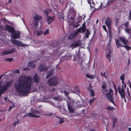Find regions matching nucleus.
<instances>
[{"label":"nucleus","mask_w":131,"mask_h":131,"mask_svg":"<svg viewBox=\"0 0 131 131\" xmlns=\"http://www.w3.org/2000/svg\"><path fill=\"white\" fill-rule=\"evenodd\" d=\"M44 13L46 14V17H47L48 16V11L47 10H45L44 11Z\"/></svg>","instance_id":"nucleus-46"},{"label":"nucleus","mask_w":131,"mask_h":131,"mask_svg":"<svg viewBox=\"0 0 131 131\" xmlns=\"http://www.w3.org/2000/svg\"><path fill=\"white\" fill-rule=\"evenodd\" d=\"M124 76L125 74H122L120 77V79L122 81H124Z\"/></svg>","instance_id":"nucleus-36"},{"label":"nucleus","mask_w":131,"mask_h":131,"mask_svg":"<svg viewBox=\"0 0 131 131\" xmlns=\"http://www.w3.org/2000/svg\"><path fill=\"white\" fill-rule=\"evenodd\" d=\"M11 36L14 39H19L20 37V33L19 31L15 30L13 33L11 34Z\"/></svg>","instance_id":"nucleus-10"},{"label":"nucleus","mask_w":131,"mask_h":131,"mask_svg":"<svg viewBox=\"0 0 131 131\" xmlns=\"http://www.w3.org/2000/svg\"><path fill=\"white\" fill-rule=\"evenodd\" d=\"M111 52L110 51H109L107 53L106 57L109 60V62H110L111 61Z\"/></svg>","instance_id":"nucleus-19"},{"label":"nucleus","mask_w":131,"mask_h":131,"mask_svg":"<svg viewBox=\"0 0 131 131\" xmlns=\"http://www.w3.org/2000/svg\"><path fill=\"white\" fill-rule=\"evenodd\" d=\"M32 81L30 77L24 75L20 76L17 82L14 85L15 90L17 93L23 95L27 94L30 91Z\"/></svg>","instance_id":"nucleus-1"},{"label":"nucleus","mask_w":131,"mask_h":131,"mask_svg":"<svg viewBox=\"0 0 131 131\" xmlns=\"http://www.w3.org/2000/svg\"><path fill=\"white\" fill-rule=\"evenodd\" d=\"M95 98H93L90 101L89 103L90 104H91V103L92 102L94 101V100H95Z\"/></svg>","instance_id":"nucleus-53"},{"label":"nucleus","mask_w":131,"mask_h":131,"mask_svg":"<svg viewBox=\"0 0 131 131\" xmlns=\"http://www.w3.org/2000/svg\"><path fill=\"white\" fill-rule=\"evenodd\" d=\"M128 65L130 63V60L129 58H128Z\"/></svg>","instance_id":"nucleus-59"},{"label":"nucleus","mask_w":131,"mask_h":131,"mask_svg":"<svg viewBox=\"0 0 131 131\" xmlns=\"http://www.w3.org/2000/svg\"><path fill=\"white\" fill-rule=\"evenodd\" d=\"M32 23L34 26H37L38 25V21L35 19H34V20L32 22Z\"/></svg>","instance_id":"nucleus-32"},{"label":"nucleus","mask_w":131,"mask_h":131,"mask_svg":"<svg viewBox=\"0 0 131 131\" xmlns=\"http://www.w3.org/2000/svg\"><path fill=\"white\" fill-rule=\"evenodd\" d=\"M40 117V116H37L35 115H34L33 117H35L36 118H38Z\"/></svg>","instance_id":"nucleus-57"},{"label":"nucleus","mask_w":131,"mask_h":131,"mask_svg":"<svg viewBox=\"0 0 131 131\" xmlns=\"http://www.w3.org/2000/svg\"><path fill=\"white\" fill-rule=\"evenodd\" d=\"M118 89L119 93V92H120L121 94L125 93L124 88H122V89H121L119 87H118Z\"/></svg>","instance_id":"nucleus-24"},{"label":"nucleus","mask_w":131,"mask_h":131,"mask_svg":"<svg viewBox=\"0 0 131 131\" xmlns=\"http://www.w3.org/2000/svg\"><path fill=\"white\" fill-rule=\"evenodd\" d=\"M49 33V29H48L43 33V34L44 35H46Z\"/></svg>","instance_id":"nucleus-43"},{"label":"nucleus","mask_w":131,"mask_h":131,"mask_svg":"<svg viewBox=\"0 0 131 131\" xmlns=\"http://www.w3.org/2000/svg\"><path fill=\"white\" fill-rule=\"evenodd\" d=\"M67 105L68 110L69 112L71 113H73L74 112V110L72 108V106L68 103H67Z\"/></svg>","instance_id":"nucleus-17"},{"label":"nucleus","mask_w":131,"mask_h":131,"mask_svg":"<svg viewBox=\"0 0 131 131\" xmlns=\"http://www.w3.org/2000/svg\"><path fill=\"white\" fill-rule=\"evenodd\" d=\"M5 29L7 30L8 32L11 33V34L13 33L15 30L13 27L10 26L8 25H6Z\"/></svg>","instance_id":"nucleus-12"},{"label":"nucleus","mask_w":131,"mask_h":131,"mask_svg":"<svg viewBox=\"0 0 131 131\" xmlns=\"http://www.w3.org/2000/svg\"><path fill=\"white\" fill-rule=\"evenodd\" d=\"M52 114H53L52 113H49L48 114H47V115L50 116H52Z\"/></svg>","instance_id":"nucleus-58"},{"label":"nucleus","mask_w":131,"mask_h":131,"mask_svg":"<svg viewBox=\"0 0 131 131\" xmlns=\"http://www.w3.org/2000/svg\"><path fill=\"white\" fill-rule=\"evenodd\" d=\"M86 77L90 79L94 78H95V76L94 75H90L87 74H86Z\"/></svg>","instance_id":"nucleus-23"},{"label":"nucleus","mask_w":131,"mask_h":131,"mask_svg":"<svg viewBox=\"0 0 131 131\" xmlns=\"http://www.w3.org/2000/svg\"><path fill=\"white\" fill-rule=\"evenodd\" d=\"M105 74H106L105 72H104L103 74H102V72H101V75L103 77L106 78V76H105Z\"/></svg>","instance_id":"nucleus-45"},{"label":"nucleus","mask_w":131,"mask_h":131,"mask_svg":"<svg viewBox=\"0 0 131 131\" xmlns=\"http://www.w3.org/2000/svg\"><path fill=\"white\" fill-rule=\"evenodd\" d=\"M64 94L66 96H68L69 94V93L68 92L65 91H64Z\"/></svg>","instance_id":"nucleus-44"},{"label":"nucleus","mask_w":131,"mask_h":131,"mask_svg":"<svg viewBox=\"0 0 131 131\" xmlns=\"http://www.w3.org/2000/svg\"><path fill=\"white\" fill-rule=\"evenodd\" d=\"M59 83L58 79L56 77H53L50 78L48 80L47 83L49 86H55Z\"/></svg>","instance_id":"nucleus-2"},{"label":"nucleus","mask_w":131,"mask_h":131,"mask_svg":"<svg viewBox=\"0 0 131 131\" xmlns=\"http://www.w3.org/2000/svg\"><path fill=\"white\" fill-rule=\"evenodd\" d=\"M81 32V29L80 28L78 29L77 30L75 31L74 32L71 33L69 34L68 37V39H71L75 38L76 36L79 33Z\"/></svg>","instance_id":"nucleus-4"},{"label":"nucleus","mask_w":131,"mask_h":131,"mask_svg":"<svg viewBox=\"0 0 131 131\" xmlns=\"http://www.w3.org/2000/svg\"><path fill=\"white\" fill-rule=\"evenodd\" d=\"M123 47L125 48L127 51L131 49V47H129L127 45H124L123 46Z\"/></svg>","instance_id":"nucleus-30"},{"label":"nucleus","mask_w":131,"mask_h":131,"mask_svg":"<svg viewBox=\"0 0 131 131\" xmlns=\"http://www.w3.org/2000/svg\"><path fill=\"white\" fill-rule=\"evenodd\" d=\"M121 26H119L118 28V31L119 32V31H120V30L121 29Z\"/></svg>","instance_id":"nucleus-63"},{"label":"nucleus","mask_w":131,"mask_h":131,"mask_svg":"<svg viewBox=\"0 0 131 131\" xmlns=\"http://www.w3.org/2000/svg\"><path fill=\"white\" fill-rule=\"evenodd\" d=\"M106 96V97L108 100L112 103L114 105H115V103L114 102V99L113 98V95L112 93H107L105 94Z\"/></svg>","instance_id":"nucleus-7"},{"label":"nucleus","mask_w":131,"mask_h":131,"mask_svg":"<svg viewBox=\"0 0 131 131\" xmlns=\"http://www.w3.org/2000/svg\"><path fill=\"white\" fill-rule=\"evenodd\" d=\"M90 34L89 30L87 29L86 30V34H85V37L86 38H88L89 37V35Z\"/></svg>","instance_id":"nucleus-28"},{"label":"nucleus","mask_w":131,"mask_h":131,"mask_svg":"<svg viewBox=\"0 0 131 131\" xmlns=\"http://www.w3.org/2000/svg\"><path fill=\"white\" fill-rule=\"evenodd\" d=\"M33 79L34 82L36 83L38 82L40 79L39 77L38 76L36 73H35Z\"/></svg>","instance_id":"nucleus-14"},{"label":"nucleus","mask_w":131,"mask_h":131,"mask_svg":"<svg viewBox=\"0 0 131 131\" xmlns=\"http://www.w3.org/2000/svg\"><path fill=\"white\" fill-rule=\"evenodd\" d=\"M16 50L15 48H13L8 50H4L1 52L2 55H7L12 53L16 51Z\"/></svg>","instance_id":"nucleus-9"},{"label":"nucleus","mask_w":131,"mask_h":131,"mask_svg":"<svg viewBox=\"0 0 131 131\" xmlns=\"http://www.w3.org/2000/svg\"><path fill=\"white\" fill-rule=\"evenodd\" d=\"M102 27L103 29H104L105 31L107 32L106 28V26L105 25H104Z\"/></svg>","instance_id":"nucleus-51"},{"label":"nucleus","mask_w":131,"mask_h":131,"mask_svg":"<svg viewBox=\"0 0 131 131\" xmlns=\"http://www.w3.org/2000/svg\"><path fill=\"white\" fill-rule=\"evenodd\" d=\"M73 42L76 47L80 46L81 44V41L79 40H78L77 41H73Z\"/></svg>","instance_id":"nucleus-16"},{"label":"nucleus","mask_w":131,"mask_h":131,"mask_svg":"<svg viewBox=\"0 0 131 131\" xmlns=\"http://www.w3.org/2000/svg\"><path fill=\"white\" fill-rule=\"evenodd\" d=\"M14 60V59L13 58H5V60L6 61H8L10 62Z\"/></svg>","instance_id":"nucleus-31"},{"label":"nucleus","mask_w":131,"mask_h":131,"mask_svg":"<svg viewBox=\"0 0 131 131\" xmlns=\"http://www.w3.org/2000/svg\"><path fill=\"white\" fill-rule=\"evenodd\" d=\"M13 83L12 80H11L7 82L6 83V84L4 86H2L0 90V91L3 93L4 92H5L8 89L11 85Z\"/></svg>","instance_id":"nucleus-3"},{"label":"nucleus","mask_w":131,"mask_h":131,"mask_svg":"<svg viewBox=\"0 0 131 131\" xmlns=\"http://www.w3.org/2000/svg\"><path fill=\"white\" fill-rule=\"evenodd\" d=\"M106 84L104 82H103L102 85V88L103 89L105 90V92H108V91L106 89Z\"/></svg>","instance_id":"nucleus-21"},{"label":"nucleus","mask_w":131,"mask_h":131,"mask_svg":"<svg viewBox=\"0 0 131 131\" xmlns=\"http://www.w3.org/2000/svg\"><path fill=\"white\" fill-rule=\"evenodd\" d=\"M31 112L32 113L35 114H37L38 113H39L40 112L39 111H38L36 110H34L32 109L31 110Z\"/></svg>","instance_id":"nucleus-29"},{"label":"nucleus","mask_w":131,"mask_h":131,"mask_svg":"<svg viewBox=\"0 0 131 131\" xmlns=\"http://www.w3.org/2000/svg\"><path fill=\"white\" fill-rule=\"evenodd\" d=\"M81 29V32H80L84 33L85 30V28L84 27H82L81 28H80Z\"/></svg>","instance_id":"nucleus-38"},{"label":"nucleus","mask_w":131,"mask_h":131,"mask_svg":"<svg viewBox=\"0 0 131 131\" xmlns=\"http://www.w3.org/2000/svg\"><path fill=\"white\" fill-rule=\"evenodd\" d=\"M53 73V70H51L49 71V73L47 75L46 78L48 79L50 77H51L52 74Z\"/></svg>","instance_id":"nucleus-26"},{"label":"nucleus","mask_w":131,"mask_h":131,"mask_svg":"<svg viewBox=\"0 0 131 131\" xmlns=\"http://www.w3.org/2000/svg\"><path fill=\"white\" fill-rule=\"evenodd\" d=\"M19 120H17V121L15 122L13 124V125L15 127L16 125H18V124L19 123Z\"/></svg>","instance_id":"nucleus-39"},{"label":"nucleus","mask_w":131,"mask_h":131,"mask_svg":"<svg viewBox=\"0 0 131 131\" xmlns=\"http://www.w3.org/2000/svg\"><path fill=\"white\" fill-rule=\"evenodd\" d=\"M112 20L111 18L107 17L105 20V24L108 29L111 30V24Z\"/></svg>","instance_id":"nucleus-8"},{"label":"nucleus","mask_w":131,"mask_h":131,"mask_svg":"<svg viewBox=\"0 0 131 131\" xmlns=\"http://www.w3.org/2000/svg\"><path fill=\"white\" fill-rule=\"evenodd\" d=\"M128 83H129V87H130V89L131 90V83H130V82H129V81H128Z\"/></svg>","instance_id":"nucleus-62"},{"label":"nucleus","mask_w":131,"mask_h":131,"mask_svg":"<svg viewBox=\"0 0 131 131\" xmlns=\"http://www.w3.org/2000/svg\"><path fill=\"white\" fill-rule=\"evenodd\" d=\"M64 122V121H63L61 119L60 121H59V123L60 124H61L62 123H63Z\"/></svg>","instance_id":"nucleus-55"},{"label":"nucleus","mask_w":131,"mask_h":131,"mask_svg":"<svg viewBox=\"0 0 131 131\" xmlns=\"http://www.w3.org/2000/svg\"><path fill=\"white\" fill-rule=\"evenodd\" d=\"M127 93L129 98L130 99V97L129 91H127Z\"/></svg>","instance_id":"nucleus-56"},{"label":"nucleus","mask_w":131,"mask_h":131,"mask_svg":"<svg viewBox=\"0 0 131 131\" xmlns=\"http://www.w3.org/2000/svg\"><path fill=\"white\" fill-rule=\"evenodd\" d=\"M35 61L34 62L33 61L29 62L28 63V66L29 67L32 68H35V65L34 64Z\"/></svg>","instance_id":"nucleus-20"},{"label":"nucleus","mask_w":131,"mask_h":131,"mask_svg":"<svg viewBox=\"0 0 131 131\" xmlns=\"http://www.w3.org/2000/svg\"><path fill=\"white\" fill-rule=\"evenodd\" d=\"M42 18V17L39 15H36L34 17V19L37 21L41 19Z\"/></svg>","instance_id":"nucleus-18"},{"label":"nucleus","mask_w":131,"mask_h":131,"mask_svg":"<svg viewBox=\"0 0 131 131\" xmlns=\"http://www.w3.org/2000/svg\"><path fill=\"white\" fill-rule=\"evenodd\" d=\"M88 90L91 93V94L90 96L94 97V96L95 94L93 90L91 88L89 89V88H88Z\"/></svg>","instance_id":"nucleus-27"},{"label":"nucleus","mask_w":131,"mask_h":131,"mask_svg":"<svg viewBox=\"0 0 131 131\" xmlns=\"http://www.w3.org/2000/svg\"><path fill=\"white\" fill-rule=\"evenodd\" d=\"M48 68L46 67L45 63H41L38 67V70L40 72H44L47 71Z\"/></svg>","instance_id":"nucleus-6"},{"label":"nucleus","mask_w":131,"mask_h":131,"mask_svg":"<svg viewBox=\"0 0 131 131\" xmlns=\"http://www.w3.org/2000/svg\"><path fill=\"white\" fill-rule=\"evenodd\" d=\"M80 25H74V28H77Z\"/></svg>","instance_id":"nucleus-60"},{"label":"nucleus","mask_w":131,"mask_h":131,"mask_svg":"<svg viewBox=\"0 0 131 131\" xmlns=\"http://www.w3.org/2000/svg\"><path fill=\"white\" fill-rule=\"evenodd\" d=\"M28 117H33L34 114L32 113H28Z\"/></svg>","instance_id":"nucleus-40"},{"label":"nucleus","mask_w":131,"mask_h":131,"mask_svg":"<svg viewBox=\"0 0 131 131\" xmlns=\"http://www.w3.org/2000/svg\"><path fill=\"white\" fill-rule=\"evenodd\" d=\"M69 46L70 47L72 48H76L73 43L71 44Z\"/></svg>","instance_id":"nucleus-41"},{"label":"nucleus","mask_w":131,"mask_h":131,"mask_svg":"<svg viewBox=\"0 0 131 131\" xmlns=\"http://www.w3.org/2000/svg\"><path fill=\"white\" fill-rule=\"evenodd\" d=\"M119 40L125 45L127 44L128 40L126 39L124 37H121L119 38Z\"/></svg>","instance_id":"nucleus-15"},{"label":"nucleus","mask_w":131,"mask_h":131,"mask_svg":"<svg viewBox=\"0 0 131 131\" xmlns=\"http://www.w3.org/2000/svg\"><path fill=\"white\" fill-rule=\"evenodd\" d=\"M88 3L90 5V6L91 7V0H88Z\"/></svg>","instance_id":"nucleus-54"},{"label":"nucleus","mask_w":131,"mask_h":131,"mask_svg":"<svg viewBox=\"0 0 131 131\" xmlns=\"http://www.w3.org/2000/svg\"><path fill=\"white\" fill-rule=\"evenodd\" d=\"M53 99L55 100L59 101V98L58 97H54Z\"/></svg>","instance_id":"nucleus-49"},{"label":"nucleus","mask_w":131,"mask_h":131,"mask_svg":"<svg viewBox=\"0 0 131 131\" xmlns=\"http://www.w3.org/2000/svg\"><path fill=\"white\" fill-rule=\"evenodd\" d=\"M12 42L14 45L18 46H21L22 47H25L26 46L23 43L20 41H18L16 39L13 40Z\"/></svg>","instance_id":"nucleus-11"},{"label":"nucleus","mask_w":131,"mask_h":131,"mask_svg":"<svg viewBox=\"0 0 131 131\" xmlns=\"http://www.w3.org/2000/svg\"><path fill=\"white\" fill-rule=\"evenodd\" d=\"M129 20H131V9L130 10L129 13Z\"/></svg>","instance_id":"nucleus-50"},{"label":"nucleus","mask_w":131,"mask_h":131,"mask_svg":"<svg viewBox=\"0 0 131 131\" xmlns=\"http://www.w3.org/2000/svg\"><path fill=\"white\" fill-rule=\"evenodd\" d=\"M55 17L53 16L52 17L51 16H48L47 17V20L48 24H50L55 19Z\"/></svg>","instance_id":"nucleus-13"},{"label":"nucleus","mask_w":131,"mask_h":131,"mask_svg":"<svg viewBox=\"0 0 131 131\" xmlns=\"http://www.w3.org/2000/svg\"><path fill=\"white\" fill-rule=\"evenodd\" d=\"M108 93H110L111 94L112 93V94L113 95V91L111 88L109 90V92Z\"/></svg>","instance_id":"nucleus-52"},{"label":"nucleus","mask_w":131,"mask_h":131,"mask_svg":"<svg viewBox=\"0 0 131 131\" xmlns=\"http://www.w3.org/2000/svg\"><path fill=\"white\" fill-rule=\"evenodd\" d=\"M56 90V89L55 88H53L52 89V90H51V91H55Z\"/></svg>","instance_id":"nucleus-64"},{"label":"nucleus","mask_w":131,"mask_h":131,"mask_svg":"<svg viewBox=\"0 0 131 131\" xmlns=\"http://www.w3.org/2000/svg\"><path fill=\"white\" fill-rule=\"evenodd\" d=\"M117 122V119H116V117H115L114 118V121L113 122V123H116Z\"/></svg>","instance_id":"nucleus-47"},{"label":"nucleus","mask_w":131,"mask_h":131,"mask_svg":"<svg viewBox=\"0 0 131 131\" xmlns=\"http://www.w3.org/2000/svg\"><path fill=\"white\" fill-rule=\"evenodd\" d=\"M115 42L117 46H119L120 47H123V46L119 42V40L117 39L115 40Z\"/></svg>","instance_id":"nucleus-22"},{"label":"nucleus","mask_w":131,"mask_h":131,"mask_svg":"<svg viewBox=\"0 0 131 131\" xmlns=\"http://www.w3.org/2000/svg\"><path fill=\"white\" fill-rule=\"evenodd\" d=\"M3 27L2 26H0V31L1 30H3Z\"/></svg>","instance_id":"nucleus-61"},{"label":"nucleus","mask_w":131,"mask_h":131,"mask_svg":"<svg viewBox=\"0 0 131 131\" xmlns=\"http://www.w3.org/2000/svg\"><path fill=\"white\" fill-rule=\"evenodd\" d=\"M125 26L127 28H128L129 27V23L128 22H126L124 24Z\"/></svg>","instance_id":"nucleus-35"},{"label":"nucleus","mask_w":131,"mask_h":131,"mask_svg":"<svg viewBox=\"0 0 131 131\" xmlns=\"http://www.w3.org/2000/svg\"><path fill=\"white\" fill-rule=\"evenodd\" d=\"M105 109H108V110L111 111L114 110H115V108L111 106H108L107 107L105 108Z\"/></svg>","instance_id":"nucleus-25"},{"label":"nucleus","mask_w":131,"mask_h":131,"mask_svg":"<svg viewBox=\"0 0 131 131\" xmlns=\"http://www.w3.org/2000/svg\"><path fill=\"white\" fill-rule=\"evenodd\" d=\"M119 22V20L118 18H117L116 20V24L115 25L116 26H118V24Z\"/></svg>","instance_id":"nucleus-42"},{"label":"nucleus","mask_w":131,"mask_h":131,"mask_svg":"<svg viewBox=\"0 0 131 131\" xmlns=\"http://www.w3.org/2000/svg\"><path fill=\"white\" fill-rule=\"evenodd\" d=\"M127 28H126L125 29V31L128 34H129L130 32L131 29H128Z\"/></svg>","instance_id":"nucleus-37"},{"label":"nucleus","mask_w":131,"mask_h":131,"mask_svg":"<svg viewBox=\"0 0 131 131\" xmlns=\"http://www.w3.org/2000/svg\"><path fill=\"white\" fill-rule=\"evenodd\" d=\"M13 73H19L20 72V71L18 70L17 69H15L14 70H13Z\"/></svg>","instance_id":"nucleus-34"},{"label":"nucleus","mask_w":131,"mask_h":131,"mask_svg":"<svg viewBox=\"0 0 131 131\" xmlns=\"http://www.w3.org/2000/svg\"><path fill=\"white\" fill-rule=\"evenodd\" d=\"M119 94H120L121 97L122 99L123 98L124 99H125V93L121 94L120 92H119Z\"/></svg>","instance_id":"nucleus-33"},{"label":"nucleus","mask_w":131,"mask_h":131,"mask_svg":"<svg viewBox=\"0 0 131 131\" xmlns=\"http://www.w3.org/2000/svg\"><path fill=\"white\" fill-rule=\"evenodd\" d=\"M29 70V68L27 67L24 68L23 69V71H26L27 70Z\"/></svg>","instance_id":"nucleus-48"},{"label":"nucleus","mask_w":131,"mask_h":131,"mask_svg":"<svg viewBox=\"0 0 131 131\" xmlns=\"http://www.w3.org/2000/svg\"><path fill=\"white\" fill-rule=\"evenodd\" d=\"M72 58V56L70 53L67 54L65 56L62 57L60 58V61L62 62L70 60Z\"/></svg>","instance_id":"nucleus-5"}]
</instances>
